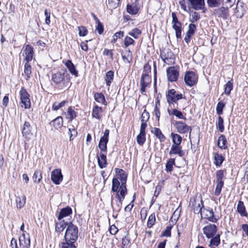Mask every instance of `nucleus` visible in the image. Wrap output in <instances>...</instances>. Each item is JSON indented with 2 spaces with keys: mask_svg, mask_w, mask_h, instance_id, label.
Masks as SVG:
<instances>
[{
  "mask_svg": "<svg viewBox=\"0 0 248 248\" xmlns=\"http://www.w3.org/2000/svg\"><path fill=\"white\" fill-rule=\"evenodd\" d=\"M172 228L171 225L167 226L164 231L161 233L162 236L170 237L171 236V230Z\"/></svg>",
  "mask_w": 248,
  "mask_h": 248,
  "instance_id": "obj_60",
  "label": "nucleus"
},
{
  "mask_svg": "<svg viewBox=\"0 0 248 248\" xmlns=\"http://www.w3.org/2000/svg\"><path fill=\"white\" fill-rule=\"evenodd\" d=\"M21 53L24 57V60L26 62H30L33 59L34 48L31 45H25L21 49Z\"/></svg>",
  "mask_w": 248,
  "mask_h": 248,
  "instance_id": "obj_8",
  "label": "nucleus"
},
{
  "mask_svg": "<svg viewBox=\"0 0 248 248\" xmlns=\"http://www.w3.org/2000/svg\"><path fill=\"white\" fill-rule=\"evenodd\" d=\"M203 233L206 237L209 239L217 234V227L214 224H209L204 226L203 229Z\"/></svg>",
  "mask_w": 248,
  "mask_h": 248,
  "instance_id": "obj_10",
  "label": "nucleus"
},
{
  "mask_svg": "<svg viewBox=\"0 0 248 248\" xmlns=\"http://www.w3.org/2000/svg\"><path fill=\"white\" fill-rule=\"evenodd\" d=\"M226 170H218L216 172V182H224L223 178L224 176V172Z\"/></svg>",
  "mask_w": 248,
  "mask_h": 248,
  "instance_id": "obj_49",
  "label": "nucleus"
},
{
  "mask_svg": "<svg viewBox=\"0 0 248 248\" xmlns=\"http://www.w3.org/2000/svg\"><path fill=\"white\" fill-rule=\"evenodd\" d=\"M108 140H106L102 138H100L98 147L101 150V152H105L107 153V144L108 143Z\"/></svg>",
  "mask_w": 248,
  "mask_h": 248,
  "instance_id": "obj_37",
  "label": "nucleus"
},
{
  "mask_svg": "<svg viewBox=\"0 0 248 248\" xmlns=\"http://www.w3.org/2000/svg\"><path fill=\"white\" fill-rule=\"evenodd\" d=\"M176 108H175L174 109H172V110H170L169 109H168V112L169 114L170 115H173L179 119L186 120V118L184 116L183 113L181 111L177 109Z\"/></svg>",
  "mask_w": 248,
  "mask_h": 248,
  "instance_id": "obj_34",
  "label": "nucleus"
},
{
  "mask_svg": "<svg viewBox=\"0 0 248 248\" xmlns=\"http://www.w3.org/2000/svg\"><path fill=\"white\" fill-rule=\"evenodd\" d=\"M115 193V198L116 199L115 205H113L114 198L111 196V205L113 210L119 212L121 210L123 201L125 198V196L127 194V190H118L117 192H113Z\"/></svg>",
  "mask_w": 248,
  "mask_h": 248,
  "instance_id": "obj_5",
  "label": "nucleus"
},
{
  "mask_svg": "<svg viewBox=\"0 0 248 248\" xmlns=\"http://www.w3.org/2000/svg\"><path fill=\"white\" fill-rule=\"evenodd\" d=\"M150 118L149 113L146 110L144 109L141 116V121L145 122L146 123L148 121Z\"/></svg>",
  "mask_w": 248,
  "mask_h": 248,
  "instance_id": "obj_64",
  "label": "nucleus"
},
{
  "mask_svg": "<svg viewBox=\"0 0 248 248\" xmlns=\"http://www.w3.org/2000/svg\"><path fill=\"white\" fill-rule=\"evenodd\" d=\"M120 0H108V4L109 8L115 9L117 7Z\"/></svg>",
  "mask_w": 248,
  "mask_h": 248,
  "instance_id": "obj_62",
  "label": "nucleus"
},
{
  "mask_svg": "<svg viewBox=\"0 0 248 248\" xmlns=\"http://www.w3.org/2000/svg\"><path fill=\"white\" fill-rule=\"evenodd\" d=\"M204 208L203 205V202L202 199H201L200 202L198 203L197 205H196L195 207L193 208V209L194 210V212L195 214H199L200 213L201 215V216L202 217V209Z\"/></svg>",
  "mask_w": 248,
  "mask_h": 248,
  "instance_id": "obj_43",
  "label": "nucleus"
},
{
  "mask_svg": "<svg viewBox=\"0 0 248 248\" xmlns=\"http://www.w3.org/2000/svg\"><path fill=\"white\" fill-rule=\"evenodd\" d=\"M114 78V72L112 70H109L107 72L105 76V81L107 86H110L111 83L113 80Z\"/></svg>",
  "mask_w": 248,
  "mask_h": 248,
  "instance_id": "obj_38",
  "label": "nucleus"
},
{
  "mask_svg": "<svg viewBox=\"0 0 248 248\" xmlns=\"http://www.w3.org/2000/svg\"><path fill=\"white\" fill-rule=\"evenodd\" d=\"M130 244V239L129 237L128 234L124 236L122 238V245L123 248H128L129 247Z\"/></svg>",
  "mask_w": 248,
  "mask_h": 248,
  "instance_id": "obj_50",
  "label": "nucleus"
},
{
  "mask_svg": "<svg viewBox=\"0 0 248 248\" xmlns=\"http://www.w3.org/2000/svg\"><path fill=\"white\" fill-rule=\"evenodd\" d=\"M214 14L219 17L226 19L229 16V10L227 7H221L219 8L216 9L214 11Z\"/></svg>",
  "mask_w": 248,
  "mask_h": 248,
  "instance_id": "obj_19",
  "label": "nucleus"
},
{
  "mask_svg": "<svg viewBox=\"0 0 248 248\" xmlns=\"http://www.w3.org/2000/svg\"><path fill=\"white\" fill-rule=\"evenodd\" d=\"M168 80L170 82L176 81L179 75V67L178 66H171L166 70Z\"/></svg>",
  "mask_w": 248,
  "mask_h": 248,
  "instance_id": "obj_9",
  "label": "nucleus"
},
{
  "mask_svg": "<svg viewBox=\"0 0 248 248\" xmlns=\"http://www.w3.org/2000/svg\"><path fill=\"white\" fill-rule=\"evenodd\" d=\"M169 155H178L180 157H183L185 155V152L182 150L181 145H172L169 152Z\"/></svg>",
  "mask_w": 248,
  "mask_h": 248,
  "instance_id": "obj_20",
  "label": "nucleus"
},
{
  "mask_svg": "<svg viewBox=\"0 0 248 248\" xmlns=\"http://www.w3.org/2000/svg\"><path fill=\"white\" fill-rule=\"evenodd\" d=\"M52 80L62 89L69 87L71 84L70 75L67 73L66 70L62 72L59 71L52 74Z\"/></svg>",
  "mask_w": 248,
  "mask_h": 248,
  "instance_id": "obj_2",
  "label": "nucleus"
},
{
  "mask_svg": "<svg viewBox=\"0 0 248 248\" xmlns=\"http://www.w3.org/2000/svg\"><path fill=\"white\" fill-rule=\"evenodd\" d=\"M152 132L159 140L160 142H163L165 140L166 137L159 128L154 127Z\"/></svg>",
  "mask_w": 248,
  "mask_h": 248,
  "instance_id": "obj_32",
  "label": "nucleus"
},
{
  "mask_svg": "<svg viewBox=\"0 0 248 248\" xmlns=\"http://www.w3.org/2000/svg\"><path fill=\"white\" fill-rule=\"evenodd\" d=\"M233 89V82L232 79L229 80L225 84L224 93L227 95H229L231 93V91Z\"/></svg>",
  "mask_w": 248,
  "mask_h": 248,
  "instance_id": "obj_48",
  "label": "nucleus"
},
{
  "mask_svg": "<svg viewBox=\"0 0 248 248\" xmlns=\"http://www.w3.org/2000/svg\"><path fill=\"white\" fill-rule=\"evenodd\" d=\"M151 66L147 63L144 65L143 73L141 75L140 81V92L141 94H145L146 92V88L150 85L151 83V77L149 75L151 73Z\"/></svg>",
  "mask_w": 248,
  "mask_h": 248,
  "instance_id": "obj_3",
  "label": "nucleus"
},
{
  "mask_svg": "<svg viewBox=\"0 0 248 248\" xmlns=\"http://www.w3.org/2000/svg\"><path fill=\"white\" fill-rule=\"evenodd\" d=\"M97 162L100 169H103L107 166V161L106 153L100 152L99 155H97Z\"/></svg>",
  "mask_w": 248,
  "mask_h": 248,
  "instance_id": "obj_21",
  "label": "nucleus"
},
{
  "mask_svg": "<svg viewBox=\"0 0 248 248\" xmlns=\"http://www.w3.org/2000/svg\"><path fill=\"white\" fill-rule=\"evenodd\" d=\"M155 213L152 214L148 217V221H147V227L149 228H152L153 225L155 224Z\"/></svg>",
  "mask_w": 248,
  "mask_h": 248,
  "instance_id": "obj_51",
  "label": "nucleus"
},
{
  "mask_svg": "<svg viewBox=\"0 0 248 248\" xmlns=\"http://www.w3.org/2000/svg\"><path fill=\"white\" fill-rule=\"evenodd\" d=\"M139 8L135 5L128 4L126 6L127 12L130 15H134L138 13Z\"/></svg>",
  "mask_w": 248,
  "mask_h": 248,
  "instance_id": "obj_39",
  "label": "nucleus"
},
{
  "mask_svg": "<svg viewBox=\"0 0 248 248\" xmlns=\"http://www.w3.org/2000/svg\"><path fill=\"white\" fill-rule=\"evenodd\" d=\"M170 136L172 139L173 145H180L182 141V138L180 135L174 133H171Z\"/></svg>",
  "mask_w": 248,
  "mask_h": 248,
  "instance_id": "obj_36",
  "label": "nucleus"
},
{
  "mask_svg": "<svg viewBox=\"0 0 248 248\" xmlns=\"http://www.w3.org/2000/svg\"><path fill=\"white\" fill-rule=\"evenodd\" d=\"M214 164L216 167H220L225 160V157L218 153H214Z\"/></svg>",
  "mask_w": 248,
  "mask_h": 248,
  "instance_id": "obj_26",
  "label": "nucleus"
},
{
  "mask_svg": "<svg viewBox=\"0 0 248 248\" xmlns=\"http://www.w3.org/2000/svg\"><path fill=\"white\" fill-rule=\"evenodd\" d=\"M20 99L21 103L24 104L25 108L31 107V103L29 98L30 94L25 89L22 87L20 91Z\"/></svg>",
  "mask_w": 248,
  "mask_h": 248,
  "instance_id": "obj_13",
  "label": "nucleus"
},
{
  "mask_svg": "<svg viewBox=\"0 0 248 248\" xmlns=\"http://www.w3.org/2000/svg\"><path fill=\"white\" fill-rule=\"evenodd\" d=\"M206 211L204 218L207 219L209 221L213 223H217L218 220V217H216L214 215V212L212 208L208 207V208H203V213Z\"/></svg>",
  "mask_w": 248,
  "mask_h": 248,
  "instance_id": "obj_18",
  "label": "nucleus"
},
{
  "mask_svg": "<svg viewBox=\"0 0 248 248\" xmlns=\"http://www.w3.org/2000/svg\"><path fill=\"white\" fill-rule=\"evenodd\" d=\"M24 74L27 76L26 79H28L30 78L31 73V67L29 64V62H26L24 65Z\"/></svg>",
  "mask_w": 248,
  "mask_h": 248,
  "instance_id": "obj_47",
  "label": "nucleus"
},
{
  "mask_svg": "<svg viewBox=\"0 0 248 248\" xmlns=\"http://www.w3.org/2000/svg\"><path fill=\"white\" fill-rule=\"evenodd\" d=\"M78 227L69 223L68 224L64 235V242L69 243H74L77 241L78 238Z\"/></svg>",
  "mask_w": 248,
  "mask_h": 248,
  "instance_id": "obj_4",
  "label": "nucleus"
},
{
  "mask_svg": "<svg viewBox=\"0 0 248 248\" xmlns=\"http://www.w3.org/2000/svg\"><path fill=\"white\" fill-rule=\"evenodd\" d=\"M93 97L95 100L98 103H101L105 106L107 105V102L106 100L105 97L102 93H94Z\"/></svg>",
  "mask_w": 248,
  "mask_h": 248,
  "instance_id": "obj_30",
  "label": "nucleus"
},
{
  "mask_svg": "<svg viewBox=\"0 0 248 248\" xmlns=\"http://www.w3.org/2000/svg\"><path fill=\"white\" fill-rule=\"evenodd\" d=\"M16 203L17 208L21 209L22 208L26 202V197L24 195H16Z\"/></svg>",
  "mask_w": 248,
  "mask_h": 248,
  "instance_id": "obj_29",
  "label": "nucleus"
},
{
  "mask_svg": "<svg viewBox=\"0 0 248 248\" xmlns=\"http://www.w3.org/2000/svg\"><path fill=\"white\" fill-rule=\"evenodd\" d=\"M51 126H53L55 129H58L63 125V119L61 116H58L49 123Z\"/></svg>",
  "mask_w": 248,
  "mask_h": 248,
  "instance_id": "obj_28",
  "label": "nucleus"
},
{
  "mask_svg": "<svg viewBox=\"0 0 248 248\" xmlns=\"http://www.w3.org/2000/svg\"><path fill=\"white\" fill-rule=\"evenodd\" d=\"M176 129L178 133L185 134L189 132V137L192 131L191 127L182 121H176L174 124Z\"/></svg>",
  "mask_w": 248,
  "mask_h": 248,
  "instance_id": "obj_12",
  "label": "nucleus"
},
{
  "mask_svg": "<svg viewBox=\"0 0 248 248\" xmlns=\"http://www.w3.org/2000/svg\"><path fill=\"white\" fill-rule=\"evenodd\" d=\"M79 36H85L87 35L88 31L85 26H80L78 27Z\"/></svg>",
  "mask_w": 248,
  "mask_h": 248,
  "instance_id": "obj_59",
  "label": "nucleus"
},
{
  "mask_svg": "<svg viewBox=\"0 0 248 248\" xmlns=\"http://www.w3.org/2000/svg\"><path fill=\"white\" fill-rule=\"evenodd\" d=\"M223 0H207V3L209 7L214 8L219 7Z\"/></svg>",
  "mask_w": 248,
  "mask_h": 248,
  "instance_id": "obj_45",
  "label": "nucleus"
},
{
  "mask_svg": "<svg viewBox=\"0 0 248 248\" xmlns=\"http://www.w3.org/2000/svg\"><path fill=\"white\" fill-rule=\"evenodd\" d=\"M68 130L72 133L71 135L69 137V140L70 141H72L77 136L78 132L73 125L70 126L68 128Z\"/></svg>",
  "mask_w": 248,
  "mask_h": 248,
  "instance_id": "obj_54",
  "label": "nucleus"
},
{
  "mask_svg": "<svg viewBox=\"0 0 248 248\" xmlns=\"http://www.w3.org/2000/svg\"><path fill=\"white\" fill-rule=\"evenodd\" d=\"M236 211L242 217H248V214L246 211V207L244 205L243 202L239 201L237 203Z\"/></svg>",
  "mask_w": 248,
  "mask_h": 248,
  "instance_id": "obj_22",
  "label": "nucleus"
},
{
  "mask_svg": "<svg viewBox=\"0 0 248 248\" xmlns=\"http://www.w3.org/2000/svg\"><path fill=\"white\" fill-rule=\"evenodd\" d=\"M216 183L217 186L214 194L216 196H218L220 194L222 188L224 186V182H216Z\"/></svg>",
  "mask_w": 248,
  "mask_h": 248,
  "instance_id": "obj_58",
  "label": "nucleus"
},
{
  "mask_svg": "<svg viewBox=\"0 0 248 248\" xmlns=\"http://www.w3.org/2000/svg\"><path fill=\"white\" fill-rule=\"evenodd\" d=\"M67 102L66 100H63L61 103H58L56 102H54L52 105V109L53 110H57L61 108Z\"/></svg>",
  "mask_w": 248,
  "mask_h": 248,
  "instance_id": "obj_57",
  "label": "nucleus"
},
{
  "mask_svg": "<svg viewBox=\"0 0 248 248\" xmlns=\"http://www.w3.org/2000/svg\"><path fill=\"white\" fill-rule=\"evenodd\" d=\"M141 33V31L139 29L135 28L133 29L131 31L128 32V34L132 36L135 39H138V36Z\"/></svg>",
  "mask_w": 248,
  "mask_h": 248,
  "instance_id": "obj_53",
  "label": "nucleus"
},
{
  "mask_svg": "<svg viewBox=\"0 0 248 248\" xmlns=\"http://www.w3.org/2000/svg\"><path fill=\"white\" fill-rule=\"evenodd\" d=\"M175 158H170L166 164V170L167 172L172 171L173 166L175 165Z\"/></svg>",
  "mask_w": 248,
  "mask_h": 248,
  "instance_id": "obj_42",
  "label": "nucleus"
},
{
  "mask_svg": "<svg viewBox=\"0 0 248 248\" xmlns=\"http://www.w3.org/2000/svg\"><path fill=\"white\" fill-rule=\"evenodd\" d=\"M42 178V172L39 170H36L33 175L32 180L34 183H39Z\"/></svg>",
  "mask_w": 248,
  "mask_h": 248,
  "instance_id": "obj_41",
  "label": "nucleus"
},
{
  "mask_svg": "<svg viewBox=\"0 0 248 248\" xmlns=\"http://www.w3.org/2000/svg\"><path fill=\"white\" fill-rule=\"evenodd\" d=\"M69 223L68 222H65L64 220L56 223V231L57 232H62L66 226H68Z\"/></svg>",
  "mask_w": 248,
  "mask_h": 248,
  "instance_id": "obj_40",
  "label": "nucleus"
},
{
  "mask_svg": "<svg viewBox=\"0 0 248 248\" xmlns=\"http://www.w3.org/2000/svg\"><path fill=\"white\" fill-rule=\"evenodd\" d=\"M225 103H223L222 101H219L217 104V105L216 107L217 113L219 115L222 114L223 110V108H225Z\"/></svg>",
  "mask_w": 248,
  "mask_h": 248,
  "instance_id": "obj_52",
  "label": "nucleus"
},
{
  "mask_svg": "<svg viewBox=\"0 0 248 248\" xmlns=\"http://www.w3.org/2000/svg\"><path fill=\"white\" fill-rule=\"evenodd\" d=\"M167 102L169 105H173L174 108H178L177 101L183 98L182 93H178L174 89H170L166 92Z\"/></svg>",
  "mask_w": 248,
  "mask_h": 248,
  "instance_id": "obj_6",
  "label": "nucleus"
},
{
  "mask_svg": "<svg viewBox=\"0 0 248 248\" xmlns=\"http://www.w3.org/2000/svg\"><path fill=\"white\" fill-rule=\"evenodd\" d=\"M182 23H179V24H172V28L175 30L176 37L177 39L182 38Z\"/></svg>",
  "mask_w": 248,
  "mask_h": 248,
  "instance_id": "obj_33",
  "label": "nucleus"
},
{
  "mask_svg": "<svg viewBox=\"0 0 248 248\" xmlns=\"http://www.w3.org/2000/svg\"><path fill=\"white\" fill-rule=\"evenodd\" d=\"M77 113L72 109L71 107L68 108L66 115V118L68 119V122L70 123L77 117Z\"/></svg>",
  "mask_w": 248,
  "mask_h": 248,
  "instance_id": "obj_35",
  "label": "nucleus"
},
{
  "mask_svg": "<svg viewBox=\"0 0 248 248\" xmlns=\"http://www.w3.org/2000/svg\"><path fill=\"white\" fill-rule=\"evenodd\" d=\"M72 213V209L70 206L62 208L58 216V219L61 220L63 218L68 217Z\"/></svg>",
  "mask_w": 248,
  "mask_h": 248,
  "instance_id": "obj_23",
  "label": "nucleus"
},
{
  "mask_svg": "<svg viewBox=\"0 0 248 248\" xmlns=\"http://www.w3.org/2000/svg\"><path fill=\"white\" fill-rule=\"evenodd\" d=\"M220 235L219 232L215 235L213 237L210 238L209 242V246L212 248H215L220 244Z\"/></svg>",
  "mask_w": 248,
  "mask_h": 248,
  "instance_id": "obj_24",
  "label": "nucleus"
},
{
  "mask_svg": "<svg viewBox=\"0 0 248 248\" xmlns=\"http://www.w3.org/2000/svg\"><path fill=\"white\" fill-rule=\"evenodd\" d=\"M116 177L112 180L111 192H117L118 190H127L126 187L127 175L125 171L120 169H115Z\"/></svg>",
  "mask_w": 248,
  "mask_h": 248,
  "instance_id": "obj_1",
  "label": "nucleus"
},
{
  "mask_svg": "<svg viewBox=\"0 0 248 248\" xmlns=\"http://www.w3.org/2000/svg\"><path fill=\"white\" fill-rule=\"evenodd\" d=\"M135 42V41L132 38L127 36L124 39V45L125 47H128L131 45H134Z\"/></svg>",
  "mask_w": 248,
  "mask_h": 248,
  "instance_id": "obj_63",
  "label": "nucleus"
},
{
  "mask_svg": "<svg viewBox=\"0 0 248 248\" xmlns=\"http://www.w3.org/2000/svg\"><path fill=\"white\" fill-rule=\"evenodd\" d=\"M145 133H140L137 137V143L140 145H142L145 141Z\"/></svg>",
  "mask_w": 248,
  "mask_h": 248,
  "instance_id": "obj_55",
  "label": "nucleus"
},
{
  "mask_svg": "<svg viewBox=\"0 0 248 248\" xmlns=\"http://www.w3.org/2000/svg\"><path fill=\"white\" fill-rule=\"evenodd\" d=\"M191 8L195 10H202V13H205L206 8L205 7L204 0H187Z\"/></svg>",
  "mask_w": 248,
  "mask_h": 248,
  "instance_id": "obj_14",
  "label": "nucleus"
},
{
  "mask_svg": "<svg viewBox=\"0 0 248 248\" xmlns=\"http://www.w3.org/2000/svg\"><path fill=\"white\" fill-rule=\"evenodd\" d=\"M197 27L194 23H190L188 25V30L186 32V34H190L193 36L196 31Z\"/></svg>",
  "mask_w": 248,
  "mask_h": 248,
  "instance_id": "obj_56",
  "label": "nucleus"
},
{
  "mask_svg": "<svg viewBox=\"0 0 248 248\" xmlns=\"http://www.w3.org/2000/svg\"><path fill=\"white\" fill-rule=\"evenodd\" d=\"M184 80L186 84L190 86L194 85L198 81V77L195 72L193 71H188L186 72Z\"/></svg>",
  "mask_w": 248,
  "mask_h": 248,
  "instance_id": "obj_11",
  "label": "nucleus"
},
{
  "mask_svg": "<svg viewBox=\"0 0 248 248\" xmlns=\"http://www.w3.org/2000/svg\"><path fill=\"white\" fill-rule=\"evenodd\" d=\"M19 242L21 248H30L31 240L29 234L26 235L25 233H22L19 237Z\"/></svg>",
  "mask_w": 248,
  "mask_h": 248,
  "instance_id": "obj_16",
  "label": "nucleus"
},
{
  "mask_svg": "<svg viewBox=\"0 0 248 248\" xmlns=\"http://www.w3.org/2000/svg\"><path fill=\"white\" fill-rule=\"evenodd\" d=\"M124 32L123 31H119L118 32H116L114 35L113 36L112 40L111 42L112 43H114L116 42L118 38H121L124 36Z\"/></svg>",
  "mask_w": 248,
  "mask_h": 248,
  "instance_id": "obj_61",
  "label": "nucleus"
},
{
  "mask_svg": "<svg viewBox=\"0 0 248 248\" xmlns=\"http://www.w3.org/2000/svg\"><path fill=\"white\" fill-rule=\"evenodd\" d=\"M227 141L224 135H221L217 140V145L221 149H226L228 148Z\"/></svg>",
  "mask_w": 248,
  "mask_h": 248,
  "instance_id": "obj_27",
  "label": "nucleus"
},
{
  "mask_svg": "<svg viewBox=\"0 0 248 248\" xmlns=\"http://www.w3.org/2000/svg\"><path fill=\"white\" fill-rule=\"evenodd\" d=\"M31 126L28 122H25L22 128V133L23 136L28 140L31 139L32 136V134L31 132Z\"/></svg>",
  "mask_w": 248,
  "mask_h": 248,
  "instance_id": "obj_17",
  "label": "nucleus"
},
{
  "mask_svg": "<svg viewBox=\"0 0 248 248\" xmlns=\"http://www.w3.org/2000/svg\"><path fill=\"white\" fill-rule=\"evenodd\" d=\"M102 112V108L98 106L97 105H95L92 111V117L93 118H96L97 120H100L101 118V115L100 113Z\"/></svg>",
  "mask_w": 248,
  "mask_h": 248,
  "instance_id": "obj_31",
  "label": "nucleus"
},
{
  "mask_svg": "<svg viewBox=\"0 0 248 248\" xmlns=\"http://www.w3.org/2000/svg\"><path fill=\"white\" fill-rule=\"evenodd\" d=\"M51 179L55 185H59L63 179L61 169H55L51 172Z\"/></svg>",
  "mask_w": 248,
  "mask_h": 248,
  "instance_id": "obj_15",
  "label": "nucleus"
},
{
  "mask_svg": "<svg viewBox=\"0 0 248 248\" xmlns=\"http://www.w3.org/2000/svg\"><path fill=\"white\" fill-rule=\"evenodd\" d=\"M190 15L191 16V17L189 18V21L191 22V23H193L195 22H197L200 19V15L195 11H191L190 13Z\"/></svg>",
  "mask_w": 248,
  "mask_h": 248,
  "instance_id": "obj_46",
  "label": "nucleus"
},
{
  "mask_svg": "<svg viewBox=\"0 0 248 248\" xmlns=\"http://www.w3.org/2000/svg\"><path fill=\"white\" fill-rule=\"evenodd\" d=\"M216 126L220 132H223L224 131V121L220 116H219L218 117V120L216 123Z\"/></svg>",
  "mask_w": 248,
  "mask_h": 248,
  "instance_id": "obj_44",
  "label": "nucleus"
},
{
  "mask_svg": "<svg viewBox=\"0 0 248 248\" xmlns=\"http://www.w3.org/2000/svg\"><path fill=\"white\" fill-rule=\"evenodd\" d=\"M160 57L164 62L168 65L173 64L175 62V55L169 48L160 50Z\"/></svg>",
  "mask_w": 248,
  "mask_h": 248,
  "instance_id": "obj_7",
  "label": "nucleus"
},
{
  "mask_svg": "<svg viewBox=\"0 0 248 248\" xmlns=\"http://www.w3.org/2000/svg\"><path fill=\"white\" fill-rule=\"evenodd\" d=\"M64 64L72 75L75 76L76 77H78V71L77 70L76 66L71 60H67L64 63Z\"/></svg>",
  "mask_w": 248,
  "mask_h": 248,
  "instance_id": "obj_25",
  "label": "nucleus"
}]
</instances>
